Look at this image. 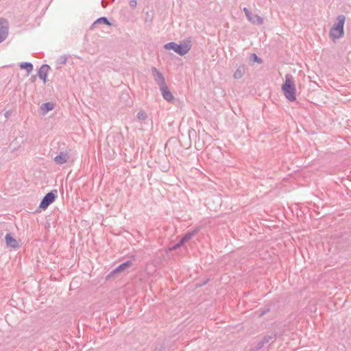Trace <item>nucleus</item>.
<instances>
[{
	"instance_id": "obj_15",
	"label": "nucleus",
	"mask_w": 351,
	"mask_h": 351,
	"mask_svg": "<svg viewBox=\"0 0 351 351\" xmlns=\"http://www.w3.org/2000/svg\"><path fill=\"white\" fill-rule=\"evenodd\" d=\"M97 24H105V25H111V23H110V21H108V19L106 18V17H100L99 19H97L93 24L92 25V27H94L95 26H96Z\"/></svg>"
},
{
	"instance_id": "obj_3",
	"label": "nucleus",
	"mask_w": 351,
	"mask_h": 351,
	"mask_svg": "<svg viewBox=\"0 0 351 351\" xmlns=\"http://www.w3.org/2000/svg\"><path fill=\"white\" fill-rule=\"evenodd\" d=\"M166 50H173L180 56L186 55L191 48V40H186L180 44H177L174 42H170L164 45Z\"/></svg>"
},
{
	"instance_id": "obj_23",
	"label": "nucleus",
	"mask_w": 351,
	"mask_h": 351,
	"mask_svg": "<svg viewBox=\"0 0 351 351\" xmlns=\"http://www.w3.org/2000/svg\"><path fill=\"white\" fill-rule=\"evenodd\" d=\"M130 6L132 8H135L136 6V1L135 0H132L130 3Z\"/></svg>"
},
{
	"instance_id": "obj_1",
	"label": "nucleus",
	"mask_w": 351,
	"mask_h": 351,
	"mask_svg": "<svg viewBox=\"0 0 351 351\" xmlns=\"http://www.w3.org/2000/svg\"><path fill=\"white\" fill-rule=\"evenodd\" d=\"M345 21L346 16L343 14H339L336 17L329 32V37L332 41L335 42L343 36Z\"/></svg>"
},
{
	"instance_id": "obj_4",
	"label": "nucleus",
	"mask_w": 351,
	"mask_h": 351,
	"mask_svg": "<svg viewBox=\"0 0 351 351\" xmlns=\"http://www.w3.org/2000/svg\"><path fill=\"white\" fill-rule=\"evenodd\" d=\"M243 12H245L247 20L252 24L262 25L263 23V19L262 17L256 14L252 13L247 8H243Z\"/></svg>"
},
{
	"instance_id": "obj_20",
	"label": "nucleus",
	"mask_w": 351,
	"mask_h": 351,
	"mask_svg": "<svg viewBox=\"0 0 351 351\" xmlns=\"http://www.w3.org/2000/svg\"><path fill=\"white\" fill-rule=\"evenodd\" d=\"M137 118L139 120L144 121L147 119V114L145 111L141 110L137 114Z\"/></svg>"
},
{
	"instance_id": "obj_2",
	"label": "nucleus",
	"mask_w": 351,
	"mask_h": 351,
	"mask_svg": "<svg viewBox=\"0 0 351 351\" xmlns=\"http://www.w3.org/2000/svg\"><path fill=\"white\" fill-rule=\"evenodd\" d=\"M292 79L291 75L287 74L285 75V82L282 86V90L285 97L290 101H294L296 99L295 85Z\"/></svg>"
},
{
	"instance_id": "obj_24",
	"label": "nucleus",
	"mask_w": 351,
	"mask_h": 351,
	"mask_svg": "<svg viewBox=\"0 0 351 351\" xmlns=\"http://www.w3.org/2000/svg\"><path fill=\"white\" fill-rule=\"evenodd\" d=\"M269 311V309L267 308L266 311H263L261 314L260 315L262 316L264 314H265L267 311Z\"/></svg>"
},
{
	"instance_id": "obj_25",
	"label": "nucleus",
	"mask_w": 351,
	"mask_h": 351,
	"mask_svg": "<svg viewBox=\"0 0 351 351\" xmlns=\"http://www.w3.org/2000/svg\"><path fill=\"white\" fill-rule=\"evenodd\" d=\"M8 112H7L6 114H5V117H8Z\"/></svg>"
},
{
	"instance_id": "obj_13",
	"label": "nucleus",
	"mask_w": 351,
	"mask_h": 351,
	"mask_svg": "<svg viewBox=\"0 0 351 351\" xmlns=\"http://www.w3.org/2000/svg\"><path fill=\"white\" fill-rule=\"evenodd\" d=\"M54 105L53 103L47 102L43 104L40 106V109L42 110L43 114H46L50 110L53 109Z\"/></svg>"
},
{
	"instance_id": "obj_17",
	"label": "nucleus",
	"mask_w": 351,
	"mask_h": 351,
	"mask_svg": "<svg viewBox=\"0 0 351 351\" xmlns=\"http://www.w3.org/2000/svg\"><path fill=\"white\" fill-rule=\"evenodd\" d=\"M132 265V262L130 261H128L120 265H119L114 270V272H121L128 268L129 266Z\"/></svg>"
},
{
	"instance_id": "obj_7",
	"label": "nucleus",
	"mask_w": 351,
	"mask_h": 351,
	"mask_svg": "<svg viewBox=\"0 0 351 351\" xmlns=\"http://www.w3.org/2000/svg\"><path fill=\"white\" fill-rule=\"evenodd\" d=\"M8 34V23L5 19H0V43L3 42Z\"/></svg>"
},
{
	"instance_id": "obj_14",
	"label": "nucleus",
	"mask_w": 351,
	"mask_h": 351,
	"mask_svg": "<svg viewBox=\"0 0 351 351\" xmlns=\"http://www.w3.org/2000/svg\"><path fill=\"white\" fill-rule=\"evenodd\" d=\"M244 70H245V68H244L243 65L239 66L236 69L235 72L234 73V75H233L234 78H235V79H240V78H241L243 77V75Z\"/></svg>"
},
{
	"instance_id": "obj_12",
	"label": "nucleus",
	"mask_w": 351,
	"mask_h": 351,
	"mask_svg": "<svg viewBox=\"0 0 351 351\" xmlns=\"http://www.w3.org/2000/svg\"><path fill=\"white\" fill-rule=\"evenodd\" d=\"M5 242L8 246L11 247L16 248L19 246V243L11 235L10 233L6 234L5 237Z\"/></svg>"
},
{
	"instance_id": "obj_10",
	"label": "nucleus",
	"mask_w": 351,
	"mask_h": 351,
	"mask_svg": "<svg viewBox=\"0 0 351 351\" xmlns=\"http://www.w3.org/2000/svg\"><path fill=\"white\" fill-rule=\"evenodd\" d=\"M50 69V66L48 64H43L38 70V75L39 78L43 80V82H46L47 73Z\"/></svg>"
},
{
	"instance_id": "obj_21",
	"label": "nucleus",
	"mask_w": 351,
	"mask_h": 351,
	"mask_svg": "<svg viewBox=\"0 0 351 351\" xmlns=\"http://www.w3.org/2000/svg\"><path fill=\"white\" fill-rule=\"evenodd\" d=\"M250 60H252L253 62H256L257 63H262V60L258 57L255 53H252L250 55Z\"/></svg>"
},
{
	"instance_id": "obj_9",
	"label": "nucleus",
	"mask_w": 351,
	"mask_h": 351,
	"mask_svg": "<svg viewBox=\"0 0 351 351\" xmlns=\"http://www.w3.org/2000/svg\"><path fill=\"white\" fill-rule=\"evenodd\" d=\"M160 88V90L161 91V94L162 95V97L168 102L172 101L173 100V96L171 91L169 90V88L167 87V84H165Z\"/></svg>"
},
{
	"instance_id": "obj_6",
	"label": "nucleus",
	"mask_w": 351,
	"mask_h": 351,
	"mask_svg": "<svg viewBox=\"0 0 351 351\" xmlns=\"http://www.w3.org/2000/svg\"><path fill=\"white\" fill-rule=\"evenodd\" d=\"M152 74L154 77L155 82L158 84L159 87L166 84L165 77L162 73L155 67L152 68Z\"/></svg>"
},
{
	"instance_id": "obj_18",
	"label": "nucleus",
	"mask_w": 351,
	"mask_h": 351,
	"mask_svg": "<svg viewBox=\"0 0 351 351\" xmlns=\"http://www.w3.org/2000/svg\"><path fill=\"white\" fill-rule=\"evenodd\" d=\"M276 339V335H267L265 336L261 341L263 342L264 344L268 343L270 341H274Z\"/></svg>"
},
{
	"instance_id": "obj_22",
	"label": "nucleus",
	"mask_w": 351,
	"mask_h": 351,
	"mask_svg": "<svg viewBox=\"0 0 351 351\" xmlns=\"http://www.w3.org/2000/svg\"><path fill=\"white\" fill-rule=\"evenodd\" d=\"M264 345L265 344L263 343V342L261 340L260 341L258 342L256 348L253 349V351H257L261 349L264 346Z\"/></svg>"
},
{
	"instance_id": "obj_11",
	"label": "nucleus",
	"mask_w": 351,
	"mask_h": 351,
	"mask_svg": "<svg viewBox=\"0 0 351 351\" xmlns=\"http://www.w3.org/2000/svg\"><path fill=\"white\" fill-rule=\"evenodd\" d=\"M198 232V229L194 230L191 232H187L183 238L180 240V241L174 246V248L180 247L183 243L190 240L193 236H195Z\"/></svg>"
},
{
	"instance_id": "obj_8",
	"label": "nucleus",
	"mask_w": 351,
	"mask_h": 351,
	"mask_svg": "<svg viewBox=\"0 0 351 351\" xmlns=\"http://www.w3.org/2000/svg\"><path fill=\"white\" fill-rule=\"evenodd\" d=\"M69 159V154L67 152H61L58 155L54 157L53 160L56 164L61 165L66 163Z\"/></svg>"
},
{
	"instance_id": "obj_16",
	"label": "nucleus",
	"mask_w": 351,
	"mask_h": 351,
	"mask_svg": "<svg viewBox=\"0 0 351 351\" xmlns=\"http://www.w3.org/2000/svg\"><path fill=\"white\" fill-rule=\"evenodd\" d=\"M19 66L22 69H25L28 75L33 71V65L30 62H22Z\"/></svg>"
},
{
	"instance_id": "obj_5",
	"label": "nucleus",
	"mask_w": 351,
	"mask_h": 351,
	"mask_svg": "<svg viewBox=\"0 0 351 351\" xmlns=\"http://www.w3.org/2000/svg\"><path fill=\"white\" fill-rule=\"evenodd\" d=\"M56 193L53 191L47 193L40 202V208L46 209L55 200Z\"/></svg>"
},
{
	"instance_id": "obj_19",
	"label": "nucleus",
	"mask_w": 351,
	"mask_h": 351,
	"mask_svg": "<svg viewBox=\"0 0 351 351\" xmlns=\"http://www.w3.org/2000/svg\"><path fill=\"white\" fill-rule=\"evenodd\" d=\"M66 60L67 58L65 56H61L56 60V64L60 66L61 65L65 64L66 63Z\"/></svg>"
}]
</instances>
